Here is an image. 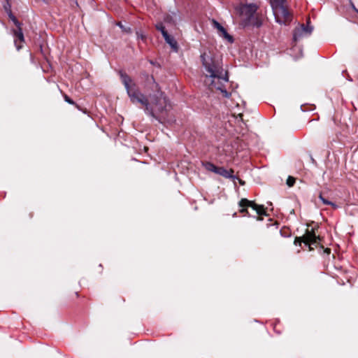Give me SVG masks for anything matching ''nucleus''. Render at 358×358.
<instances>
[{
	"mask_svg": "<svg viewBox=\"0 0 358 358\" xmlns=\"http://www.w3.org/2000/svg\"><path fill=\"white\" fill-rule=\"evenodd\" d=\"M280 233L283 237H289L291 236V232L289 228L283 227L280 229Z\"/></svg>",
	"mask_w": 358,
	"mask_h": 358,
	"instance_id": "a211bd4d",
	"label": "nucleus"
},
{
	"mask_svg": "<svg viewBox=\"0 0 358 358\" xmlns=\"http://www.w3.org/2000/svg\"><path fill=\"white\" fill-rule=\"evenodd\" d=\"M136 36H137V39L138 40H141L143 41H146V36L141 32H139V31H136Z\"/></svg>",
	"mask_w": 358,
	"mask_h": 358,
	"instance_id": "5701e85b",
	"label": "nucleus"
},
{
	"mask_svg": "<svg viewBox=\"0 0 358 358\" xmlns=\"http://www.w3.org/2000/svg\"><path fill=\"white\" fill-rule=\"evenodd\" d=\"M212 24L213 27L217 30V33L220 36L222 37L230 43L234 42L233 37L227 33L225 28L223 27L217 21L215 20H212Z\"/></svg>",
	"mask_w": 358,
	"mask_h": 358,
	"instance_id": "1a4fd4ad",
	"label": "nucleus"
},
{
	"mask_svg": "<svg viewBox=\"0 0 358 358\" xmlns=\"http://www.w3.org/2000/svg\"><path fill=\"white\" fill-rule=\"evenodd\" d=\"M301 243H305V238H304V236H300V237H298L296 236L294 239V244L297 245H301Z\"/></svg>",
	"mask_w": 358,
	"mask_h": 358,
	"instance_id": "412c9836",
	"label": "nucleus"
},
{
	"mask_svg": "<svg viewBox=\"0 0 358 358\" xmlns=\"http://www.w3.org/2000/svg\"><path fill=\"white\" fill-rule=\"evenodd\" d=\"M357 13H358V10H357Z\"/></svg>",
	"mask_w": 358,
	"mask_h": 358,
	"instance_id": "bb28decb",
	"label": "nucleus"
},
{
	"mask_svg": "<svg viewBox=\"0 0 358 358\" xmlns=\"http://www.w3.org/2000/svg\"><path fill=\"white\" fill-rule=\"evenodd\" d=\"M239 182L241 185H243L245 184L244 181H242L241 180H239Z\"/></svg>",
	"mask_w": 358,
	"mask_h": 358,
	"instance_id": "393cba45",
	"label": "nucleus"
},
{
	"mask_svg": "<svg viewBox=\"0 0 358 358\" xmlns=\"http://www.w3.org/2000/svg\"><path fill=\"white\" fill-rule=\"evenodd\" d=\"M275 20L280 24L289 25L293 19L287 0H270Z\"/></svg>",
	"mask_w": 358,
	"mask_h": 358,
	"instance_id": "20e7f679",
	"label": "nucleus"
},
{
	"mask_svg": "<svg viewBox=\"0 0 358 358\" xmlns=\"http://www.w3.org/2000/svg\"><path fill=\"white\" fill-rule=\"evenodd\" d=\"M201 59L206 71V76L212 78L210 83L211 90H220L224 97H229L230 94L224 87V83L229 80L228 73L227 71L224 72L220 60L213 57L210 52H203L201 55Z\"/></svg>",
	"mask_w": 358,
	"mask_h": 358,
	"instance_id": "f03ea898",
	"label": "nucleus"
},
{
	"mask_svg": "<svg viewBox=\"0 0 358 358\" xmlns=\"http://www.w3.org/2000/svg\"><path fill=\"white\" fill-rule=\"evenodd\" d=\"M8 17L15 25V27H16L15 29L22 27V24L17 20L16 17L13 13H10V15H8Z\"/></svg>",
	"mask_w": 358,
	"mask_h": 358,
	"instance_id": "4468645a",
	"label": "nucleus"
},
{
	"mask_svg": "<svg viewBox=\"0 0 358 358\" xmlns=\"http://www.w3.org/2000/svg\"><path fill=\"white\" fill-rule=\"evenodd\" d=\"M318 197H319V199L322 201V203H323L324 205L331 206H332V208H336L338 207V206H337L336 203H333V202H331V201H330L327 200V199H325V198L323 196V194H322V192H320V194H319V196H318Z\"/></svg>",
	"mask_w": 358,
	"mask_h": 358,
	"instance_id": "f8f14e48",
	"label": "nucleus"
},
{
	"mask_svg": "<svg viewBox=\"0 0 358 358\" xmlns=\"http://www.w3.org/2000/svg\"><path fill=\"white\" fill-rule=\"evenodd\" d=\"M236 9L243 27H260L262 25V15L257 13V6L255 4H243Z\"/></svg>",
	"mask_w": 358,
	"mask_h": 358,
	"instance_id": "7ed1b4c3",
	"label": "nucleus"
},
{
	"mask_svg": "<svg viewBox=\"0 0 358 358\" xmlns=\"http://www.w3.org/2000/svg\"><path fill=\"white\" fill-rule=\"evenodd\" d=\"M120 76L132 103L143 106L145 113L159 122L166 121V115L171 106L152 76L145 75V87L148 91H151L148 96L141 92L136 82L125 72L120 71Z\"/></svg>",
	"mask_w": 358,
	"mask_h": 358,
	"instance_id": "f257e3e1",
	"label": "nucleus"
},
{
	"mask_svg": "<svg viewBox=\"0 0 358 358\" xmlns=\"http://www.w3.org/2000/svg\"><path fill=\"white\" fill-rule=\"evenodd\" d=\"M234 173V171L232 169H226L224 167H218V169L217 171V174H219L226 178H232V179L235 178V177L233 175Z\"/></svg>",
	"mask_w": 358,
	"mask_h": 358,
	"instance_id": "9b49d317",
	"label": "nucleus"
},
{
	"mask_svg": "<svg viewBox=\"0 0 358 358\" xmlns=\"http://www.w3.org/2000/svg\"><path fill=\"white\" fill-rule=\"evenodd\" d=\"M156 29L161 31L162 36H164V33H168L167 31L165 29V27L164 26L162 22H158L155 25Z\"/></svg>",
	"mask_w": 358,
	"mask_h": 358,
	"instance_id": "dca6fc26",
	"label": "nucleus"
},
{
	"mask_svg": "<svg viewBox=\"0 0 358 358\" xmlns=\"http://www.w3.org/2000/svg\"><path fill=\"white\" fill-rule=\"evenodd\" d=\"M63 96H64V99L65 101H66L69 104L75 106L79 110H81L80 106L77 103H76V102L73 101L68 95H66V94H64Z\"/></svg>",
	"mask_w": 358,
	"mask_h": 358,
	"instance_id": "f3484780",
	"label": "nucleus"
},
{
	"mask_svg": "<svg viewBox=\"0 0 358 358\" xmlns=\"http://www.w3.org/2000/svg\"><path fill=\"white\" fill-rule=\"evenodd\" d=\"M163 37L166 43H167L174 51L177 52L178 49V43L173 36L169 34V33H164V36H163Z\"/></svg>",
	"mask_w": 358,
	"mask_h": 358,
	"instance_id": "9d476101",
	"label": "nucleus"
},
{
	"mask_svg": "<svg viewBox=\"0 0 358 358\" xmlns=\"http://www.w3.org/2000/svg\"><path fill=\"white\" fill-rule=\"evenodd\" d=\"M295 182H296L295 178H294L293 176H289L287 179L286 183L289 187H293L294 185L295 184Z\"/></svg>",
	"mask_w": 358,
	"mask_h": 358,
	"instance_id": "4be33fe9",
	"label": "nucleus"
},
{
	"mask_svg": "<svg viewBox=\"0 0 358 358\" xmlns=\"http://www.w3.org/2000/svg\"><path fill=\"white\" fill-rule=\"evenodd\" d=\"M303 236L305 238V245L308 246L310 251L314 250V248L312 247L313 245H315V247H317L322 241V238L320 236H316L315 228H313L311 230L306 229Z\"/></svg>",
	"mask_w": 358,
	"mask_h": 358,
	"instance_id": "423d86ee",
	"label": "nucleus"
},
{
	"mask_svg": "<svg viewBox=\"0 0 358 358\" xmlns=\"http://www.w3.org/2000/svg\"><path fill=\"white\" fill-rule=\"evenodd\" d=\"M238 206L241 208L239 212L243 216L254 217L257 220H262V215H267L266 208L263 205L256 203L254 201L243 198L239 201Z\"/></svg>",
	"mask_w": 358,
	"mask_h": 358,
	"instance_id": "39448f33",
	"label": "nucleus"
},
{
	"mask_svg": "<svg viewBox=\"0 0 358 358\" xmlns=\"http://www.w3.org/2000/svg\"><path fill=\"white\" fill-rule=\"evenodd\" d=\"M10 1V0H6V1H8H8Z\"/></svg>",
	"mask_w": 358,
	"mask_h": 358,
	"instance_id": "a878e982",
	"label": "nucleus"
},
{
	"mask_svg": "<svg viewBox=\"0 0 358 358\" xmlns=\"http://www.w3.org/2000/svg\"><path fill=\"white\" fill-rule=\"evenodd\" d=\"M12 33L14 36V43L17 50L22 48L23 44L25 43L22 28L13 29Z\"/></svg>",
	"mask_w": 358,
	"mask_h": 358,
	"instance_id": "6e6552de",
	"label": "nucleus"
},
{
	"mask_svg": "<svg viewBox=\"0 0 358 358\" xmlns=\"http://www.w3.org/2000/svg\"><path fill=\"white\" fill-rule=\"evenodd\" d=\"M324 252L325 253H327V255H329V254L331 253V249H330V248H325V249L324 250Z\"/></svg>",
	"mask_w": 358,
	"mask_h": 358,
	"instance_id": "b1692460",
	"label": "nucleus"
},
{
	"mask_svg": "<svg viewBox=\"0 0 358 358\" xmlns=\"http://www.w3.org/2000/svg\"><path fill=\"white\" fill-rule=\"evenodd\" d=\"M310 20L307 22V26H305L303 24H301L299 27H296L294 30L293 38L295 41L301 39L305 35H310L313 30V27L309 26Z\"/></svg>",
	"mask_w": 358,
	"mask_h": 358,
	"instance_id": "0eeeda50",
	"label": "nucleus"
},
{
	"mask_svg": "<svg viewBox=\"0 0 358 358\" xmlns=\"http://www.w3.org/2000/svg\"><path fill=\"white\" fill-rule=\"evenodd\" d=\"M8 17L15 25V27H16L15 29L22 27V24L17 20L16 17L13 13H10V15H8Z\"/></svg>",
	"mask_w": 358,
	"mask_h": 358,
	"instance_id": "2eb2a0df",
	"label": "nucleus"
},
{
	"mask_svg": "<svg viewBox=\"0 0 358 358\" xmlns=\"http://www.w3.org/2000/svg\"><path fill=\"white\" fill-rule=\"evenodd\" d=\"M117 25L122 29L123 32L125 33H131V29L129 27L124 26L122 22H119L117 23Z\"/></svg>",
	"mask_w": 358,
	"mask_h": 358,
	"instance_id": "6ab92c4d",
	"label": "nucleus"
},
{
	"mask_svg": "<svg viewBox=\"0 0 358 358\" xmlns=\"http://www.w3.org/2000/svg\"><path fill=\"white\" fill-rule=\"evenodd\" d=\"M3 9L6 12V13L8 14V16L9 15H10V13H12V10H11V3L10 1H6V3L3 5Z\"/></svg>",
	"mask_w": 358,
	"mask_h": 358,
	"instance_id": "aec40b11",
	"label": "nucleus"
},
{
	"mask_svg": "<svg viewBox=\"0 0 358 358\" xmlns=\"http://www.w3.org/2000/svg\"><path fill=\"white\" fill-rule=\"evenodd\" d=\"M204 166H205V168L208 171H212V172H214V173H217V169H218V166H216L213 163H211V162H206L204 164Z\"/></svg>",
	"mask_w": 358,
	"mask_h": 358,
	"instance_id": "ddd939ff",
	"label": "nucleus"
}]
</instances>
